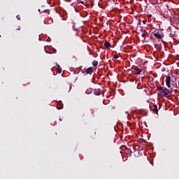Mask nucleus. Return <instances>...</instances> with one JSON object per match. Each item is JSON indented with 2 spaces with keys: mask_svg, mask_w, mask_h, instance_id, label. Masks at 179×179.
<instances>
[{
  "mask_svg": "<svg viewBox=\"0 0 179 179\" xmlns=\"http://www.w3.org/2000/svg\"><path fill=\"white\" fill-rule=\"evenodd\" d=\"M157 90L161 96H163L164 97H170V90L165 87H157Z\"/></svg>",
  "mask_w": 179,
  "mask_h": 179,
  "instance_id": "obj_1",
  "label": "nucleus"
},
{
  "mask_svg": "<svg viewBox=\"0 0 179 179\" xmlns=\"http://www.w3.org/2000/svg\"><path fill=\"white\" fill-rule=\"evenodd\" d=\"M150 108L152 113H155V114H157V113H159V110H157V105H152Z\"/></svg>",
  "mask_w": 179,
  "mask_h": 179,
  "instance_id": "obj_2",
  "label": "nucleus"
},
{
  "mask_svg": "<svg viewBox=\"0 0 179 179\" xmlns=\"http://www.w3.org/2000/svg\"><path fill=\"white\" fill-rule=\"evenodd\" d=\"M141 72H142V69H141L134 68L132 70V73H134V75H141Z\"/></svg>",
  "mask_w": 179,
  "mask_h": 179,
  "instance_id": "obj_3",
  "label": "nucleus"
},
{
  "mask_svg": "<svg viewBox=\"0 0 179 179\" xmlns=\"http://www.w3.org/2000/svg\"><path fill=\"white\" fill-rule=\"evenodd\" d=\"M171 82V77L170 76H168L166 78V84L167 87H170Z\"/></svg>",
  "mask_w": 179,
  "mask_h": 179,
  "instance_id": "obj_4",
  "label": "nucleus"
},
{
  "mask_svg": "<svg viewBox=\"0 0 179 179\" xmlns=\"http://www.w3.org/2000/svg\"><path fill=\"white\" fill-rule=\"evenodd\" d=\"M94 69L92 67H90L85 69V72L87 75H92V72H93Z\"/></svg>",
  "mask_w": 179,
  "mask_h": 179,
  "instance_id": "obj_5",
  "label": "nucleus"
},
{
  "mask_svg": "<svg viewBox=\"0 0 179 179\" xmlns=\"http://www.w3.org/2000/svg\"><path fill=\"white\" fill-rule=\"evenodd\" d=\"M94 94H95V96H100V94H101V90H100V89H95L94 90Z\"/></svg>",
  "mask_w": 179,
  "mask_h": 179,
  "instance_id": "obj_6",
  "label": "nucleus"
},
{
  "mask_svg": "<svg viewBox=\"0 0 179 179\" xmlns=\"http://www.w3.org/2000/svg\"><path fill=\"white\" fill-rule=\"evenodd\" d=\"M104 45H105L106 50H110V47H111V43H110V42H108V41H106L104 43Z\"/></svg>",
  "mask_w": 179,
  "mask_h": 179,
  "instance_id": "obj_7",
  "label": "nucleus"
},
{
  "mask_svg": "<svg viewBox=\"0 0 179 179\" xmlns=\"http://www.w3.org/2000/svg\"><path fill=\"white\" fill-rule=\"evenodd\" d=\"M154 37H155L156 38H158V40H161L162 35L159 34V33H155L154 34Z\"/></svg>",
  "mask_w": 179,
  "mask_h": 179,
  "instance_id": "obj_8",
  "label": "nucleus"
},
{
  "mask_svg": "<svg viewBox=\"0 0 179 179\" xmlns=\"http://www.w3.org/2000/svg\"><path fill=\"white\" fill-rule=\"evenodd\" d=\"M93 92V90L92 88H88L85 91L86 94H92V92Z\"/></svg>",
  "mask_w": 179,
  "mask_h": 179,
  "instance_id": "obj_9",
  "label": "nucleus"
},
{
  "mask_svg": "<svg viewBox=\"0 0 179 179\" xmlns=\"http://www.w3.org/2000/svg\"><path fill=\"white\" fill-rule=\"evenodd\" d=\"M41 13H45L46 15H43V16H48L50 15V10H45L43 12H41Z\"/></svg>",
  "mask_w": 179,
  "mask_h": 179,
  "instance_id": "obj_10",
  "label": "nucleus"
},
{
  "mask_svg": "<svg viewBox=\"0 0 179 179\" xmlns=\"http://www.w3.org/2000/svg\"><path fill=\"white\" fill-rule=\"evenodd\" d=\"M92 65H93L94 66H97V65H99V62H98L97 60H94V61L92 62Z\"/></svg>",
  "mask_w": 179,
  "mask_h": 179,
  "instance_id": "obj_11",
  "label": "nucleus"
},
{
  "mask_svg": "<svg viewBox=\"0 0 179 179\" xmlns=\"http://www.w3.org/2000/svg\"><path fill=\"white\" fill-rule=\"evenodd\" d=\"M59 106H61L57 107V108H58V110H61V109L62 108V101H60L59 102Z\"/></svg>",
  "mask_w": 179,
  "mask_h": 179,
  "instance_id": "obj_12",
  "label": "nucleus"
},
{
  "mask_svg": "<svg viewBox=\"0 0 179 179\" xmlns=\"http://www.w3.org/2000/svg\"><path fill=\"white\" fill-rule=\"evenodd\" d=\"M73 30H74V31H78V28H76L75 24L73 25Z\"/></svg>",
  "mask_w": 179,
  "mask_h": 179,
  "instance_id": "obj_13",
  "label": "nucleus"
},
{
  "mask_svg": "<svg viewBox=\"0 0 179 179\" xmlns=\"http://www.w3.org/2000/svg\"><path fill=\"white\" fill-rule=\"evenodd\" d=\"M146 34H148V32H146L145 34L143 33V34H142V37L144 38V40H145V38L146 37Z\"/></svg>",
  "mask_w": 179,
  "mask_h": 179,
  "instance_id": "obj_14",
  "label": "nucleus"
},
{
  "mask_svg": "<svg viewBox=\"0 0 179 179\" xmlns=\"http://www.w3.org/2000/svg\"><path fill=\"white\" fill-rule=\"evenodd\" d=\"M113 58H115V59H118V55H113Z\"/></svg>",
  "mask_w": 179,
  "mask_h": 179,
  "instance_id": "obj_15",
  "label": "nucleus"
},
{
  "mask_svg": "<svg viewBox=\"0 0 179 179\" xmlns=\"http://www.w3.org/2000/svg\"><path fill=\"white\" fill-rule=\"evenodd\" d=\"M59 73H61V72H62V69H61V68H59Z\"/></svg>",
  "mask_w": 179,
  "mask_h": 179,
  "instance_id": "obj_16",
  "label": "nucleus"
},
{
  "mask_svg": "<svg viewBox=\"0 0 179 179\" xmlns=\"http://www.w3.org/2000/svg\"><path fill=\"white\" fill-rule=\"evenodd\" d=\"M17 20H20V15H17Z\"/></svg>",
  "mask_w": 179,
  "mask_h": 179,
  "instance_id": "obj_17",
  "label": "nucleus"
},
{
  "mask_svg": "<svg viewBox=\"0 0 179 179\" xmlns=\"http://www.w3.org/2000/svg\"><path fill=\"white\" fill-rule=\"evenodd\" d=\"M80 3H81L82 5H85V1H80Z\"/></svg>",
  "mask_w": 179,
  "mask_h": 179,
  "instance_id": "obj_18",
  "label": "nucleus"
},
{
  "mask_svg": "<svg viewBox=\"0 0 179 179\" xmlns=\"http://www.w3.org/2000/svg\"><path fill=\"white\" fill-rule=\"evenodd\" d=\"M143 24H146V21H145V20H143Z\"/></svg>",
  "mask_w": 179,
  "mask_h": 179,
  "instance_id": "obj_19",
  "label": "nucleus"
},
{
  "mask_svg": "<svg viewBox=\"0 0 179 179\" xmlns=\"http://www.w3.org/2000/svg\"><path fill=\"white\" fill-rule=\"evenodd\" d=\"M148 17H152V14H149Z\"/></svg>",
  "mask_w": 179,
  "mask_h": 179,
  "instance_id": "obj_20",
  "label": "nucleus"
},
{
  "mask_svg": "<svg viewBox=\"0 0 179 179\" xmlns=\"http://www.w3.org/2000/svg\"><path fill=\"white\" fill-rule=\"evenodd\" d=\"M169 37H173V34H170Z\"/></svg>",
  "mask_w": 179,
  "mask_h": 179,
  "instance_id": "obj_21",
  "label": "nucleus"
},
{
  "mask_svg": "<svg viewBox=\"0 0 179 179\" xmlns=\"http://www.w3.org/2000/svg\"><path fill=\"white\" fill-rule=\"evenodd\" d=\"M17 30H19V31H20V28H17Z\"/></svg>",
  "mask_w": 179,
  "mask_h": 179,
  "instance_id": "obj_22",
  "label": "nucleus"
},
{
  "mask_svg": "<svg viewBox=\"0 0 179 179\" xmlns=\"http://www.w3.org/2000/svg\"><path fill=\"white\" fill-rule=\"evenodd\" d=\"M126 114H128V112H125Z\"/></svg>",
  "mask_w": 179,
  "mask_h": 179,
  "instance_id": "obj_23",
  "label": "nucleus"
},
{
  "mask_svg": "<svg viewBox=\"0 0 179 179\" xmlns=\"http://www.w3.org/2000/svg\"><path fill=\"white\" fill-rule=\"evenodd\" d=\"M76 36H78V33L76 34Z\"/></svg>",
  "mask_w": 179,
  "mask_h": 179,
  "instance_id": "obj_24",
  "label": "nucleus"
},
{
  "mask_svg": "<svg viewBox=\"0 0 179 179\" xmlns=\"http://www.w3.org/2000/svg\"><path fill=\"white\" fill-rule=\"evenodd\" d=\"M38 12H40V10H38Z\"/></svg>",
  "mask_w": 179,
  "mask_h": 179,
  "instance_id": "obj_25",
  "label": "nucleus"
}]
</instances>
